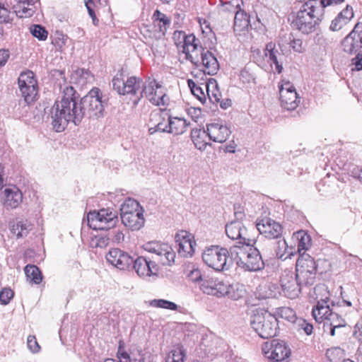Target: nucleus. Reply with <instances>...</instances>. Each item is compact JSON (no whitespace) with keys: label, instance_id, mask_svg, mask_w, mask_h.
<instances>
[{"label":"nucleus","instance_id":"obj_26","mask_svg":"<svg viewBox=\"0 0 362 362\" xmlns=\"http://www.w3.org/2000/svg\"><path fill=\"white\" fill-rule=\"evenodd\" d=\"M122 223L132 230H139L144 223L142 211L134 213L120 214Z\"/></svg>","mask_w":362,"mask_h":362},{"label":"nucleus","instance_id":"obj_2","mask_svg":"<svg viewBox=\"0 0 362 362\" xmlns=\"http://www.w3.org/2000/svg\"><path fill=\"white\" fill-rule=\"evenodd\" d=\"M323 6L317 1H307L293 16L291 25L304 34L315 30L323 17Z\"/></svg>","mask_w":362,"mask_h":362},{"label":"nucleus","instance_id":"obj_40","mask_svg":"<svg viewBox=\"0 0 362 362\" xmlns=\"http://www.w3.org/2000/svg\"><path fill=\"white\" fill-rule=\"evenodd\" d=\"M295 276L303 286L313 285L316 278V272L296 270Z\"/></svg>","mask_w":362,"mask_h":362},{"label":"nucleus","instance_id":"obj_27","mask_svg":"<svg viewBox=\"0 0 362 362\" xmlns=\"http://www.w3.org/2000/svg\"><path fill=\"white\" fill-rule=\"evenodd\" d=\"M354 13L353 8L350 6H346L332 21L329 26L330 30L333 31H338L344 26L349 23L354 18Z\"/></svg>","mask_w":362,"mask_h":362},{"label":"nucleus","instance_id":"obj_21","mask_svg":"<svg viewBox=\"0 0 362 362\" xmlns=\"http://www.w3.org/2000/svg\"><path fill=\"white\" fill-rule=\"evenodd\" d=\"M200 290L205 294L216 297H223V292H226L225 283L217 278H204L200 284Z\"/></svg>","mask_w":362,"mask_h":362},{"label":"nucleus","instance_id":"obj_41","mask_svg":"<svg viewBox=\"0 0 362 362\" xmlns=\"http://www.w3.org/2000/svg\"><path fill=\"white\" fill-rule=\"evenodd\" d=\"M276 253L278 258L282 260L291 258V256L293 255L292 248L288 247L287 243L284 239L278 240Z\"/></svg>","mask_w":362,"mask_h":362},{"label":"nucleus","instance_id":"obj_64","mask_svg":"<svg viewBox=\"0 0 362 362\" xmlns=\"http://www.w3.org/2000/svg\"><path fill=\"white\" fill-rule=\"evenodd\" d=\"M353 335L358 340L362 339V321L361 320L354 326Z\"/></svg>","mask_w":362,"mask_h":362},{"label":"nucleus","instance_id":"obj_52","mask_svg":"<svg viewBox=\"0 0 362 362\" xmlns=\"http://www.w3.org/2000/svg\"><path fill=\"white\" fill-rule=\"evenodd\" d=\"M12 21L11 11L4 4L0 3V23H8Z\"/></svg>","mask_w":362,"mask_h":362},{"label":"nucleus","instance_id":"obj_16","mask_svg":"<svg viewBox=\"0 0 362 362\" xmlns=\"http://www.w3.org/2000/svg\"><path fill=\"white\" fill-rule=\"evenodd\" d=\"M200 49L198 62L192 64L197 67L202 66V71L206 74H216L219 69L216 57L211 52L204 49L201 45Z\"/></svg>","mask_w":362,"mask_h":362},{"label":"nucleus","instance_id":"obj_30","mask_svg":"<svg viewBox=\"0 0 362 362\" xmlns=\"http://www.w3.org/2000/svg\"><path fill=\"white\" fill-rule=\"evenodd\" d=\"M176 254L173 247L168 243L160 244V264L171 267L175 261Z\"/></svg>","mask_w":362,"mask_h":362},{"label":"nucleus","instance_id":"obj_18","mask_svg":"<svg viewBox=\"0 0 362 362\" xmlns=\"http://www.w3.org/2000/svg\"><path fill=\"white\" fill-rule=\"evenodd\" d=\"M227 236L233 240H237L235 245H241L252 242L248 237L246 227L239 221H233L226 226Z\"/></svg>","mask_w":362,"mask_h":362},{"label":"nucleus","instance_id":"obj_60","mask_svg":"<svg viewBox=\"0 0 362 362\" xmlns=\"http://www.w3.org/2000/svg\"><path fill=\"white\" fill-rule=\"evenodd\" d=\"M240 78L243 83H250L255 79L253 74L250 73L247 67H245L240 71Z\"/></svg>","mask_w":362,"mask_h":362},{"label":"nucleus","instance_id":"obj_17","mask_svg":"<svg viewBox=\"0 0 362 362\" xmlns=\"http://www.w3.org/2000/svg\"><path fill=\"white\" fill-rule=\"evenodd\" d=\"M178 245V254L184 257H190L194 253L196 243L194 236L186 230H180L175 236Z\"/></svg>","mask_w":362,"mask_h":362},{"label":"nucleus","instance_id":"obj_23","mask_svg":"<svg viewBox=\"0 0 362 362\" xmlns=\"http://www.w3.org/2000/svg\"><path fill=\"white\" fill-rule=\"evenodd\" d=\"M16 3L13 5V12L16 16L23 18L31 17L37 9L39 0H13Z\"/></svg>","mask_w":362,"mask_h":362},{"label":"nucleus","instance_id":"obj_9","mask_svg":"<svg viewBox=\"0 0 362 362\" xmlns=\"http://www.w3.org/2000/svg\"><path fill=\"white\" fill-rule=\"evenodd\" d=\"M112 87L119 95L131 94L136 95L140 93L143 86V81L140 78L131 76L124 81L123 74L117 73L112 78Z\"/></svg>","mask_w":362,"mask_h":362},{"label":"nucleus","instance_id":"obj_57","mask_svg":"<svg viewBox=\"0 0 362 362\" xmlns=\"http://www.w3.org/2000/svg\"><path fill=\"white\" fill-rule=\"evenodd\" d=\"M160 33L165 34L167 29L170 25V19L167 17L165 14L160 12Z\"/></svg>","mask_w":362,"mask_h":362},{"label":"nucleus","instance_id":"obj_61","mask_svg":"<svg viewBox=\"0 0 362 362\" xmlns=\"http://www.w3.org/2000/svg\"><path fill=\"white\" fill-rule=\"evenodd\" d=\"M85 4H86V8L88 10V14H89L90 17L93 20V24L95 25L96 24V21L98 22V20L96 18V16H95L94 9H93V7L95 6V3H94L93 0H87L86 1Z\"/></svg>","mask_w":362,"mask_h":362},{"label":"nucleus","instance_id":"obj_63","mask_svg":"<svg viewBox=\"0 0 362 362\" xmlns=\"http://www.w3.org/2000/svg\"><path fill=\"white\" fill-rule=\"evenodd\" d=\"M290 45L295 52L301 53L304 51L303 41L300 39H294L291 42Z\"/></svg>","mask_w":362,"mask_h":362},{"label":"nucleus","instance_id":"obj_10","mask_svg":"<svg viewBox=\"0 0 362 362\" xmlns=\"http://www.w3.org/2000/svg\"><path fill=\"white\" fill-rule=\"evenodd\" d=\"M189 123L182 117H173L169 112H164L160 117V132L180 135L186 132Z\"/></svg>","mask_w":362,"mask_h":362},{"label":"nucleus","instance_id":"obj_43","mask_svg":"<svg viewBox=\"0 0 362 362\" xmlns=\"http://www.w3.org/2000/svg\"><path fill=\"white\" fill-rule=\"evenodd\" d=\"M187 84L192 93L202 103L206 104L207 102L206 94L204 93V86L201 87L196 84V83L192 80H187Z\"/></svg>","mask_w":362,"mask_h":362},{"label":"nucleus","instance_id":"obj_42","mask_svg":"<svg viewBox=\"0 0 362 362\" xmlns=\"http://www.w3.org/2000/svg\"><path fill=\"white\" fill-rule=\"evenodd\" d=\"M259 297L261 298H274L276 295L275 285L265 282L261 284L257 288Z\"/></svg>","mask_w":362,"mask_h":362},{"label":"nucleus","instance_id":"obj_53","mask_svg":"<svg viewBox=\"0 0 362 362\" xmlns=\"http://www.w3.org/2000/svg\"><path fill=\"white\" fill-rule=\"evenodd\" d=\"M327 357L332 362H337L343 356V351L340 348L328 349L326 353Z\"/></svg>","mask_w":362,"mask_h":362},{"label":"nucleus","instance_id":"obj_34","mask_svg":"<svg viewBox=\"0 0 362 362\" xmlns=\"http://www.w3.org/2000/svg\"><path fill=\"white\" fill-rule=\"evenodd\" d=\"M333 311L329 304H322L317 303L312 310V315L316 322H325L329 316V313Z\"/></svg>","mask_w":362,"mask_h":362},{"label":"nucleus","instance_id":"obj_15","mask_svg":"<svg viewBox=\"0 0 362 362\" xmlns=\"http://www.w3.org/2000/svg\"><path fill=\"white\" fill-rule=\"evenodd\" d=\"M341 47L344 52L351 54L362 48V23L355 25L351 32L342 40Z\"/></svg>","mask_w":362,"mask_h":362},{"label":"nucleus","instance_id":"obj_4","mask_svg":"<svg viewBox=\"0 0 362 362\" xmlns=\"http://www.w3.org/2000/svg\"><path fill=\"white\" fill-rule=\"evenodd\" d=\"M252 329L263 339L276 336L278 328L277 318L264 310H257L251 317Z\"/></svg>","mask_w":362,"mask_h":362},{"label":"nucleus","instance_id":"obj_6","mask_svg":"<svg viewBox=\"0 0 362 362\" xmlns=\"http://www.w3.org/2000/svg\"><path fill=\"white\" fill-rule=\"evenodd\" d=\"M90 228L93 230H108L113 228L117 222L115 211L110 209H102L98 211H90L87 215Z\"/></svg>","mask_w":362,"mask_h":362},{"label":"nucleus","instance_id":"obj_29","mask_svg":"<svg viewBox=\"0 0 362 362\" xmlns=\"http://www.w3.org/2000/svg\"><path fill=\"white\" fill-rule=\"evenodd\" d=\"M143 89L140 90V96L145 97L155 105H158V98L157 97V89L158 88V83L156 79L150 78L143 84Z\"/></svg>","mask_w":362,"mask_h":362},{"label":"nucleus","instance_id":"obj_47","mask_svg":"<svg viewBox=\"0 0 362 362\" xmlns=\"http://www.w3.org/2000/svg\"><path fill=\"white\" fill-rule=\"evenodd\" d=\"M206 133L205 129H193L191 133V136L193 143L194 144L197 148L199 150H205L208 144L201 139L202 135H204Z\"/></svg>","mask_w":362,"mask_h":362},{"label":"nucleus","instance_id":"obj_33","mask_svg":"<svg viewBox=\"0 0 362 362\" xmlns=\"http://www.w3.org/2000/svg\"><path fill=\"white\" fill-rule=\"evenodd\" d=\"M226 292H223V296H227L228 298L233 300H238L246 293V290L243 284L239 283H235L232 284H225Z\"/></svg>","mask_w":362,"mask_h":362},{"label":"nucleus","instance_id":"obj_13","mask_svg":"<svg viewBox=\"0 0 362 362\" xmlns=\"http://www.w3.org/2000/svg\"><path fill=\"white\" fill-rule=\"evenodd\" d=\"M279 94L281 106L288 110H295L300 103V98L295 87L287 81L279 86Z\"/></svg>","mask_w":362,"mask_h":362},{"label":"nucleus","instance_id":"obj_50","mask_svg":"<svg viewBox=\"0 0 362 362\" xmlns=\"http://www.w3.org/2000/svg\"><path fill=\"white\" fill-rule=\"evenodd\" d=\"M277 315L288 322H294L296 319L295 311L288 307L279 308L277 310Z\"/></svg>","mask_w":362,"mask_h":362},{"label":"nucleus","instance_id":"obj_39","mask_svg":"<svg viewBox=\"0 0 362 362\" xmlns=\"http://www.w3.org/2000/svg\"><path fill=\"white\" fill-rule=\"evenodd\" d=\"M31 229L32 226L27 221H19L12 226L11 230L20 238L26 236Z\"/></svg>","mask_w":362,"mask_h":362},{"label":"nucleus","instance_id":"obj_62","mask_svg":"<svg viewBox=\"0 0 362 362\" xmlns=\"http://www.w3.org/2000/svg\"><path fill=\"white\" fill-rule=\"evenodd\" d=\"M144 249L148 252L158 255V243L148 242L144 245Z\"/></svg>","mask_w":362,"mask_h":362},{"label":"nucleus","instance_id":"obj_49","mask_svg":"<svg viewBox=\"0 0 362 362\" xmlns=\"http://www.w3.org/2000/svg\"><path fill=\"white\" fill-rule=\"evenodd\" d=\"M174 108V103L170 100V98L164 94L160 98V117L164 115V112L170 113V110Z\"/></svg>","mask_w":362,"mask_h":362},{"label":"nucleus","instance_id":"obj_44","mask_svg":"<svg viewBox=\"0 0 362 362\" xmlns=\"http://www.w3.org/2000/svg\"><path fill=\"white\" fill-rule=\"evenodd\" d=\"M185 272L189 281L194 283H199V286H200L202 281L204 279L202 278L201 271L198 268L195 267L194 265L189 264L187 266Z\"/></svg>","mask_w":362,"mask_h":362},{"label":"nucleus","instance_id":"obj_5","mask_svg":"<svg viewBox=\"0 0 362 362\" xmlns=\"http://www.w3.org/2000/svg\"><path fill=\"white\" fill-rule=\"evenodd\" d=\"M228 256L230 257V250H228L217 245L207 247L202 252L204 262L209 267L218 272L228 269L229 266L227 264Z\"/></svg>","mask_w":362,"mask_h":362},{"label":"nucleus","instance_id":"obj_56","mask_svg":"<svg viewBox=\"0 0 362 362\" xmlns=\"http://www.w3.org/2000/svg\"><path fill=\"white\" fill-rule=\"evenodd\" d=\"M66 36L62 33L57 34V36L52 40V44L57 50H62L66 44Z\"/></svg>","mask_w":362,"mask_h":362},{"label":"nucleus","instance_id":"obj_28","mask_svg":"<svg viewBox=\"0 0 362 362\" xmlns=\"http://www.w3.org/2000/svg\"><path fill=\"white\" fill-rule=\"evenodd\" d=\"M346 326L345 320L336 312L332 311L325 320L323 328L325 332H329L331 336L336 334V330Z\"/></svg>","mask_w":362,"mask_h":362},{"label":"nucleus","instance_id":"obj_51","mask_svg":"<svg viewBox=\"0 0 362 362\" xmlns=\"http://www.w3.org/2000/svg\"><path fill=\"white\" fill-rule=\"evenodd\" d=\"M30 33L39 40H45L47 37L48 33L46 29L41 25H33L30 28Z\"/></svg>","mask_w":362,"mask_h":362},{"label":"nucleus","instance_id":"obj_58","mask_svg":"<svg viewBox=\"0 0 362 362\" xmlns=\"http://www.w3.org/2000/svg\"><path fill=\"white\" fill-rule=\"evenodd\" d=\"M351 70L359 71L362 70V54L358 53L355 57L351 59Z\"/></svg>","mask_w":362,"mask_h":362},{"label":"nucleus","instance_id":"obj_20","mask_svg":"<svg viewBox=\"0 0 362 362\" xmlns=\"http://www.w3.org/2000/svg\"><path fill=\"white\" fill-rule=\"evenodd\" d=\"M205 131L211 140L218 143L225 142L231 134L229 127L221 122L207 124Z\"/></svg>","mask_w":362,"mask_h":362},{"label":"nucleus","instance_id":"obj_48","mask_svg":"<svg viewBox=\"0 0 362 362\" xmlns=\"http://www.w3.org/2000/svg\"><path fill=\"white\" fill-rule=\"evenodd\" d=\"M184 351L181 348L177 347L168 353L165 362H184Z\"/></svg>","mask_w":362,"mask_h":362},{"label":"nucleus","instance_id":"obj_46","mask_svg":"<svg viewBox=\"0 0 362 362\" xmlns=\"http://www.w3.org/2000/svg\"><path fill=\"white\" fill-rule=\"evenodd\" d=\"M317 303L329 304L330 293L325 285H317L315 287Z\"/></svg>","mask_w":362,"mask_h":362},{"label":"nucleus","instance_id":"obj_54","mask_svg":"<svg viewBox=\"0 0 362 362\" xmlns=\"http://www.w3.org/2000/svg\"><path fill=\"white\" fill-rule=\"evenodd\" d=\"M27 346L33 354H37L40 351V346L37 341L35 336L29 335L27 338Z\"/></svg>","mask_w":362,"mask_h":362},{"label":"nucleus","instance_id":"obj_55","mask_svg":"<svg viewBox=\"0 0 362 362\" xmlns=\"http://www.w3.org/2000/svg\"><path fill=\"white\" fill-rule=\"evenodd\" d=\"M13 291L10 288H4L0 292V302L2 305H7L13 297Z\"/></svg>","mask_w":362,"mask_h":362},{"label":"nucleus","instance_id":"obj_3","mask_svg":"<svg viewBox=\"0 0 362 362\" xmlns=\"http://www.w3.org/2000/svg\"><path fill=\"white\" fill-rule=\"evenodd\" d=\"M230 255L237 266L245 271L257 272L264 267L262 255L259 250L252 245V242L231 246Z\"/></svg>","mask_w":362,"mask_h":362},{"label":"nucleus","instance_id":"obj_35","mask_svg":"<svg viewBox=\"0 0 362 362\" xmlns=\"http://www.w3.org/2000/svg\"><path fill=\"white\" fill-rule=\"evenodd\" d=\"M234 30L236 32L243 31L250 25L249 18L246 13L241 8L234 12Z\"/></svg>","mask_w":362,"mask_h":362},{"label":"nucleus","instance_id":"obj_36","mask_svg":"<svg viewBox=\"0 0 362 362\" xmlns=\"http://www.w3.org/2000/svg\"><path fill=\"white\" fill-rule=\"evenodd\" d=\"M27 279L35 284H40L42 281V274L40 269L33 264H28L24 269Z\"/></svg>","mask_w":362,"mask_h":362},{"label":"nucleus","instance_id":"obj_24","mask_svg":"<svg viewBox=\"0 0 362 362\" xmlns=\"http://www.w3.org/2000/svg\"><path fill=\"white\" fill-rule=\"evenodd\" d=\"M4 205L6 209L17 208L23 200V194L21 191L16 187H6L3 191Z\"/></svg>","mask_w":362,"mask_h":362},{"label":"nucleus","instance_id":"obj_32","mask_svg":"<svg viewBox=\"0 0 362 362\" xmlns=\"http://www.w3.org/2000/svg\"><path fill=\"white\" fill-rule=\"evenodd\" d=\"M296 270L317 272V265L314 259L303 252L297 259Z\"/></svg>","mask_w":362,"mask_h":362},{"label":"nucleus","instance_id":"obj_14","mask_svg":"<svg viewBox=\"0 0 362 362\" xmlns=\"http://www.w3.org/2000/svg\"><path fill=\"white\" fill-rule=\"evenodd\" d=\"M105 258L109 264L119 270H127L133 264L134 259L127 252L119 248H112L107 253Z\"/></svg>","mask_w":362,"mask_h":362},{"label":"nucleus","instance_id":"obj_8","mask_svg":"<svg viewBox=\"0 0 362 362\" xmlns=\"http://www.w3.org/2000/svg\"><path fill=\"white\" fill-rule=\"evenodd\" d=\"M18 84L21 95L27 104H30L36 100L38 86L33 71H23L18 76Z\"/></svg>","mask_w":362,"mask_h":362},{"label":"nucleus","instance_id":"obj_31","mask_svg":"<svg viewBox=\"0 0 362 362\" xmlns=\"http://www.w3.org/2000/svg\"><path fill=\"white\" fill-rule=\"evenodd\" d=\"M204 88L206 91L207 100L214 104L218 103L222 95L216 80L213 78H209L204 85Z\"/></svg>","mask_w":362,"mask_h":362},{"label":"nucleus","instance_id":"obj_22","mask_svg":"<svg viewBox=\"0 0 362 362\" xmlns=\"http://www.w3.org/2000/svg\"><path fill=\"white\" fill-rule=\"evenodd\" d=\"M291 354V351L284 341L274 340L270 346V349L265 351L267 357L274 361L281 362L287 358Z\"/></svg>","mask_w":362,"mask_h":362},{"label":"nucleus","instance_id":"obj_19","mask_svg":"<svg viewBox=\"0 0 362 362\" xmlns=\"http://www.w3.org/2000/svg\"><path fill=\"white\" fill-rule=\"evenodd\" d=\"M256 227L262 235L269 239H277L281 238L282 234V226L270 218L265 217L258 219Z\"/></svg>","mask_w":362,"mask_h":362},{"label":"nucleus","instance_id":"obj_7","mask_svg":"<svg viewBox=\"0 0 362 362\" xmlns=\"http://www.w3.org/2000/svg\"><path fill=\"white\" fill-rule=\"evenodd\" d=\"M173 39L176 46H182L186 59L192 63H197L200 52V42L194 35H187L183 31H175Z\"/></svg>","mask_w":362,"mask_h":362},{"label":"nucleus","instance_id":"obj_1","mask_svg":"<svg viewBox=\"0 0 362 362\" xmlns=\"http://www.w3.org/2000/svg\"><path fill=\"white\" fill-rule=\"evenodd\" d=\"M61 88L62 99L57 100L49 111L51 124L57 132H63L69 122L78 124L86 115L89 117L103 115L106 100L103 98L100 88H93L80 100L72 86H66Z\"/></svg>","mask_w":362,"mask_h":362},{"label":"nucleus","instance_id":"obj_37","mask_svg":"<svg viewBox=\"0 0 362 362\" xmlns=\"http://www.w3.org/2000/svg\"><path fill=\"white\" fill-rule=\"evenodd\" d=\"M293 238L298 241V252L299 255L302 254L301 251L303 250L305 252V250L311 246V238L304 230H299L293 233Z\"/></svg>","mask_w":362,"mask_h":362},{"label":"nucleus","instance_id":"obj_38","mask_svg":"<svg viewBox=\"0 0 362 362\" xmlns=\"http://www.w3.org/2000/svg\"><path fill=\"white\" fill-rule=\"evenodd\" d=\"M220 4L217 6L219 13L230 12L234 13L240 8L242 0H219Z\"/></svg>","mask_w":362,"mask_h":362},{"label":"nucleus","instance_id":"obj_11","mask_svg":"<svg viewBox=\"0 0 362 362\" xmlns=\"http://www.w3.org/2000/svg\"><path fill=\"white\" fill-rule=\"evenodd\" d=\"M132 267L140 277L148 279L149 281H155L158 277V267L156 262L147 257H139L134 259Z\"/></svg>","mask_w":362,"mask_h":362},{"label":"nucleus","instance_id":"obj_59","mask_svg":"<svg viewBox=\"0 0 362 362\" xmlns=\"http://www.w3.org/2000/svg\"><path fill=\"white\" fill-rule=\"evenodd\" d=\"M297 325L298 327L301 329H303L305 333L308 335H310L313 332V327L311 324L307 322L303 319H300L297 322Z\"/></svg>","mask_w":362,"mask_h":362},{"label":"nucleus","instance_id":"obj_45","mask_svg":"<svg viewBox=\"0 0 362 362\" xmlns=\"http://www.w3.org/2000/svg\"><path fill=\"white\" fill-rule=\"evenodd\" d=\"M142 211L139 203L134 199H125L120 207V214L134 213V211Z\"/></svg>","mask_w":362,"mask_h":362},{"label":"nucleus","instance_id":"obj_12","mask_svg":"<svg viewBox=\"0 0 362 362\" xmlns=\"http://www.w3.org/2000/svg\"><path fill=\"white\" fill-rule=\"evenodd\" d=\"M280 284L284 295L289 298L298 297L303 286L295 276V273L291 270H285L282 273Z\"/></svg>","mask_w":362,"mask_h":362},{"label":"nucleus","instance_id":"obj_25","mask_svg":"<svg viewBox=\"0 0 362 362\" xmlns=\"http://www.w3.org/2000/svg\"><path fill=\"white\" fill-rule=\"evenodd\" d=\"M264 56L268 58V62L272 67V65H275V71L280 74L283 70L282 62L281 57L282 54L276 49V44L273 42H269L266 45L264 49Z\"/></svg>","mask_w":362,"mask_h":362}]
</instances>
